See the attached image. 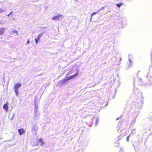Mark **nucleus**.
<instances>
[{"label": "nucleus", "mask_w": 152, "mask_h": 152, "mask_svg": "<svg viewBox=\"0 0 152 152\" xmlns=\"http://www.w3.org/2000/svg\"><path fill=\"white\" fill-rule=\"evenodd\" d=\"M13 32H14V33H16V34H18V32L17 31H16L15 30H14V31H13Z\"/></svg>", "instance_id": "obj_12"}, {"label": "nucleus", "mask_w": 152, "mask_h": 152, "mask_svg": "<svg viewBox=\"0 0 152 152\" xmlns=\"http://www.w3.org/2000/svg\"><path fill=\"white\" fill-rule=\"evenodd\" d=\"M35 42H36V44H37V43H38V40H37V39H35Z\"/></svg>", "instance_id": "obj_11"}, {"label": "nucleus", "mask_w": 152, "mask_h": 152, "mask_svg": "<svg viewBox=\"0 0 152 152\" xmlns=\"http://www.w3.org/2000/svg\"><path fill=\"white\" fill-rule=\"evenodd\" d=\"M4 29L3 28H0V35L3 34Z\"/></svg>", "instance_id": "obj_6"}, {"label": "nucleus", "mask_w": 152, "mask_h": 152, "mask_svg": "<svg viewBox=\"0 0 152 152\" xmlns=\"http://www.w3.org/2000/svg\"><path fill=\"white\" fill-rule=\"evenodd\" d=\"M29 41L28 40L27 41V43L26 44H29Z\"/></svg>", "instance_id": "obj_14"}, {"label": "nucleus", "mask_w": 152, "mask_h": 152, "mask_svg": "<svg viewBox=\"0 0 152 152\" xmlns=\"http://www.w3.org/2000/svg\"><path fill=\"white\" fill-rule=\"evenodd\" d=\"M40 36L39 35L38 36V37L37 38V40H39V39L40 38Z\"/></svg>", "instance_id": "obj_13"}, {"label": "nucleus", "mask_w": 152, "mask_h": 152, "mask_svg": "<svg viewBox=\"0 0 152 152\" xmlns=\"http://www.w3.org/2000/svg\"><path fill=\"white\" fill-rule=\"evenodd\" d=\"M18 132L19 135H21L25 132V131L23 129H20L18 130Z\"/></svg>", "instance_id": "obj_4"}, {"label": "nucleus", "mask_w": 152, "mask_h": 152, "mask_svg": "<svg viewBox=\"0 0 152 152\" xmlns=\"http://www.w3.org/2000/svg\"><path fill=\"white\" fill-rule=\"evenodd\" d=\"M127 141H128V140H129V137H127Z\"/></svg>", "instance_id": "obj_15"}, {"label": "nucleus", "mask_w": 152, "mask_h": 152, "mask_svg": "<svg viewBox=\"0 0 152 152\" xmlns=\"http://www.w3.org/2000/svg\"><path fill=\"white\" fill-rule=\"evenodd\" d=\"M122 3H118L116 4V6L118 7H120L121 5H122Z\"/></svg>", "instance_id": "obj_10"}, {"label": "nucleus", "mask_w": 152, "mask_h": 152, "mask_svg": "<svg viewBox=\"0 0 152 152\" xmlns=\"http://www.w3.org/2000/svg\"><path fill=\"white\" fill-rule=\"evenodd\" d=\"M21 86V84L19 83H17L15 84L14 86V89H18V88L20 87Z\"/></svg>", "instance_id": "obj_5"}, {"label": "nucleus", "mask_w": 152, "mask_h": 152, "mask_svg": "<svg viewBox=\"0 0 152 152\" xmlns=\"http://www.w3.org/2000/svg\"><path fill=\"white\" fill-rule=\"evenodd\" d=\"M62 15H61V14H58L56 16H53L52 18V19L53 20H59L60 18L61 17H62Z\"/></svg>", "instance_id": "obj_2"}, {"label": "nucleus", "mask_w": 152, "mask_h": 152, "mask_svg": "<svg viewBox=\"0 0 152 152\" xmlns=\"http://www.w3.org/2000/svg\"><path fill=\"white\" fill-rule=\"evenodd\" d=\"M77 75V73H76L73 75L70 76L69 77L67 78L63 79L62 80L60 81L59 83H61L62 84H64L65 83L66 81L74 78Z\"/></svg>", "instance_id": "obj_1"}, {"label": "nucleus", "mask_w": 152, "mask_h": 152, "mask_svg": "<svg viewBox=\"0 0 152 152\" xmlns=\"http://www.w3.org/2000/svg\"><path fill=\"white\" fill-rule=\"evenodd\" d=\"M98 11H97V12H93V13H92V14H91V17L92 18V16L94 15L97 14L98 12Z\"/></svg>", "instance_id": "obj_8"}, {"label": "nucleus", "mask_w": 152, "mask_h": 152, "mask_svg": "<svg viewBox=\"0 0 152 152\" xmlns=\"http://www.w3.org/2000/svg\"><path fill=\"white\" fill-rule=\"evenodd\" d=\"M8 102H7L5 104H4L3 106V108L5 110V111L7 112L8 111Z\"/></svg>", "instance_id": "obj_3"}, {"label": "nucleus", "mask_w": 152, "mask_h": 152, "mask_svg": "<svg viewBox=\"0 0 152 152\" xmlns=\"http://www.w3.org/2000/svg\"><path fill=\"white\" fill-rule=\"evenodd\" d=\"M15 93L16 95L17 96L18 95V89H15Z\"/></svg>", "instance_id": "obj_7"}, {"label": "nucleus", "mask_w": 152, "mask_h": 152, "mask_svg": "<svg viewBox=\"0 0 152 152\" xmlns=\"http://www.w3.org/2000/svg\"><path fill=\"white\" fill-rule=\"evenodd\" d=\"M39 142H40L41 143V144L42 145L43 143L42 142V139H41V138H40L39 140Z\"/></svg>", "instance_id": "obj_9"}]
</instances>
